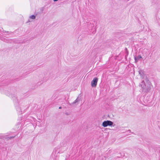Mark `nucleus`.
Listing matches in <instances>:
<instances>
[{
  "label": "nucleus",
  "mask_w": 160,
  "mask_h": 160,
  "mask_svg": "<svg viewBox=\"0 0 160 160\" xmlns=\"http://www.w3.org/2000/svg\"><path fill=\"white\" fill-rule=\"evenodd\" d=\"M5 94L7 95L10 96H11L12 99L13 100L14 102V103L15 108L18 113L19 114H22V109H21V106H22V104L20 103L21 99L19 101L18 99V97H17V95L15 94H10L9 93H5Z\"/></svg>",
  "instance_id": "obj_1"
},
{
  "label": "nucleus",
  "mask_w": 160,
  "mask_h": 160,
  "mask_svg": "<svg viewBox=\"0 0 160 160\" xmlns=\"http://www.w3.org/2000/svg\"><path fill=\"white\" fill-rule=\"evenodd\" d=\"M146 82L147 84H146L145 82L143 80L140 84V86L142 89V91L145 92H149L151 88L150 85V83L148 79H146Z\"/></svg>",
  "instance_id": "obj_2"
},
{
  "label": "nucleus",
  "mask_w": 160,
  "mask_h": 160,
  "mask_svg": "<svg viewBox=\"0 0 160 160\" xmlns=\"http://www.w3.org/2000/svg\"><path fill=\"white\" fill-rule=\"evenodd\" d=\"M113 122L109 120H107L104 121L102 123V126L104 127H106L108 126H112L113 124Z\"/></svg>",
  "instance_id": "obj_3"
},
{
  "label": "nucleus",
  "mask_w": 160,
  "mask_h": 160,
  "mask_svg": "<svg viewBox=\"0 0 160 160\" xmlns=\"http://www.w3.org/2000/svg\"><path fill=\"white\" fill-rule=\"evenodd\" d=\"M59 153V151H58L56 148H55L51 155L52 157L54 159L56 160V158L57 157L58 154Z\"/></svg>",
  "instance_id": "obj_4"
},
{
  "label": "nucleus",
  "mask_w": 160,
  "mask_h": 160,
  "mask_svg": "<svg viewBox=\"0 0 160 160\" xmlns=\"http://www.w3.org/2000/svg\"><path fill=\"white\" fill-rule=\"evenodd\" d=\"M98 80V79L97 77L93 78L91 82V84L92 87H96L97 84Z\"/></svg>",
  "instance_id": "obj_5"
},
{
  "label": "nucleus",
  "mask_w": 160,
  "mask_h": 160,
  "mask_svg": "<svg viewBox=\"0 0 160 160\" xmlns=\"http://www.w3.org/2000/svg\"><path fill=\"white\" fill-rule=\"evenodd\" d=\"M1 39L4 42H7V43H9L11 42V40L10 39L8 38H4L3 37H2L1 38Z\"/></svg>",
  "instance_id": "obj_6"
},
{
  "label": "nucleus",
  "mask_w": 160,
  "mask_h": 160,
  "mask_svg": "<svg viewBox=\"0 0 160 160\" xmlns=\"http://www.w3.org/2000/svg\"><path fill=\"white\" fill-rule=\"evenodd\" d=\"M142 58V56L140 55H138L137 57H134V59L136 62H137L140 58Z\"/></svg>",
  "instance_id": "obj_7"
},
{
  "label": "nucleus",
  "mask_w": 160,
  "mask_h": 160,
  "mask_svg": "<svg viewBox=\"0 0 160 160\" xmlns=\"http://www.w3.org/2000/svg\"><path fill=\"white\" fill-rule=\"evenodd\" d=\"M139 74L141 76H142L143 74V72L142 70H140L138 71Z\"/></svg>",
  "instance_id": "obj_8"
},
{
  "label": "nucleus",
  "mask_w": 160,
  "mask_h": 160,
  "mask_svg": "<svg viewBox=\"0 0 160 160\" xmlns=\"http://www.w3.org/2000/svg\"><path fill=\"white\" fill-rule=\"evenodd\" d=\"M78 101V98H77L75 100L74 102L71 104H70V105H74L76 104L77 102Z\"/></svg>",
  "instance_id": "obj_9"
},
{
  "label": "nucleus",
  "mask_w": 160,
  "mask_h": 160,
  "mask_svg": "<svg viewBox=\"0 0 160 160\" xmlns=\"http://www.w3.org/2000/svg\"><path fill=\"white\" fill-rule=\"evenodd\" d=\"M36 16L34 15H32L29 17V18L32 19H35L36 18Z\"/></svg>",
  "instance_id": "obj_10"
},
{
  "label": "nucleus",
  "mask_w": 160,
  "mask_h": 160,
  "mask_svg": "<svg viewBox=\"0 0 160 160\" xmlns=\"http://www.w3.org/2000/svg\"><path fill=\"white\" fill-rule=\"evenodd\" d=\"M123 154V153H120L118 154L117 157L118 158H121L122 157V156Z\"/></svg>",
  "instance_id": "obj_11"
},
{
  "label": "nucleus",
  "mask_w": 160,
  "mask_h": 160,
  "mask_svg": "<svg viewBox=\"0 0 160 160\" xmlns=\"http://www.w3.org/2000/svg\"><path fill=\"white\" fill-rule=\"evenodd\" d=\"M15 137V136H12V137H8L7 138V139L8 140L14 138Z\"/></svg>",
  "instance_id": "obj_12"
},
{
  "label": "nucleus",
  "mask_w": 160,
  "mask_h": 160,
  "mask_svg": "<svg viewBox=\"0 0 160 160\" xmlns=\"http://www.w3.org/2000/svg\"><path fill=\"white\" fill-rule=\"evenodd\" d=\"M44 7H42L41 8V12H42L44 10Z\"/></svg>",
  "instance_id": "obj_13"
},
{
  "label": "nucleus",
  "mask_w": 160,
  "mask_h": 160,
  "mask_svg": "<svg viewBox=\"0 0 160 160\" xmlns=\"http://www.w3.org/2000/svg\"><path fill=\"white\" fill-rule=\"evenodd\" d=\"M92 29H91V30H94L95 29L94 28V26H92Z\"/></svg>",
  "instance_id": "obj_14"
},
{
  "label": "nucleus",
  "mask_w": 160,
  "mask_h": 160,
  "mask_svg": "<svg viewBox=\"0 0 160 160\" xmlns=\"http://www.w3.org/2000/svg\"><path fill=\"white\" fill-rule=\"evenodd\" d=\"M42 83V82H40V83L39 84V83H37V84H38L37 85H40Z\"/></svg>",
  "instance_id": "obj_15"
},
{
  "label": "nucleus",
  "mask_w": 160,
  "mask_h": 160,
  "mask_svg": "<svg viewBox=\"0 0 160 160\" xmlns=\"http://www.w3.org/2000/svg\"><path fill=\"white\" fill-rule=\"evenodd\" d=\"M5 32H7V33H10V32H9V31L7 32L6 31H5Z\"/></svg>",
  "instance_id": "obj_16"
},
{
  "label": "nucleus",
  "mask_w": 160,
  "mask_h": 160,
  "mask_svg": "<svg viewBox=\"0 0 160 160\" xmlns=\"http://www.w3.org/2000/svg\"><path fill=\"white\" fill-rule=\"evenodd\" d=\"M35 70V69H33V70H30V71L32 72V71H34Z\"/></svg>",
  "instance_id": "obj_17"
},
{
  "label": "nucleus",
  "mask_w": 160,
  "mask_h": 160,
  "mask_svg": "<svg viewBox=\"0 0 160 160\" xmlns=\"http://www.w3.org/2000/svg\"><path fill=\"white\" fill-rule=\"evenodd\" d=\"M53 0V1H54V2H57V1L58 0Z\"/></svg>",
  "instance_id": "obj_18"
},
{
  "label": "nucleus",
  "mask_w": 160,
  "mask_h": 160,
  "mask_svg": "<svg viewBox=\"0 0 160 160\" xmlns=\"http://www.w3.org/2000/svg\"><path fill=\"white\" fill-rule=\"evenodd\" d=\"M59 108L60 109L62 108V107L60 106Z\"/></svg>",
  "instance_id": "obj_19"
},
{
  "label": "nucleus",
  "mask_w": 160,
  "mask_h": 160,
  "mask_svg": "<svg viewBox=\"0 0 160 160\" xmlns=\"http://www.w3.org/2000/svg\"><path fill=\"white\" fill-rule=\"evenodd\" d=\"M47 79L46 80H43V82H45L47 80Z\"/></svg>",
  "instance_id": "obj_20"
},
{
  "label": "nucleus",
  "mask_w": 160,
  "mask_h": 160,
  "mask_svg": "<svg viewBox=\"0 0 160 160\" xmlns=\"http://www.w3.org/2000/svg\"><path fill=\"white\" fill-rule=\"evenodd\" d=\"M30 22V20H28V21L27 22Z\"/></svg>",
  "instance_id": "obj_21"
},
{
  "label": "nucleus",
  "mask_w": 160,
  "mask_h": 160,
  "mask_svg": "<svg viewBox=\"0 0 160 160\" xmlns=\"http://www.w3.org/2000/svg\"><path fill=\"white\" fill-rule=\"evenodd\" d=\"M128 131H129V132H131V130H128Z\"/></svg>",
  "instance_id": "obj_22"
},
{
  "label": "nucleus",
  "mask_w": 160,
  "mask_h": 160,
  "mask_svg": "<svg viewBox=\"0 0 160 160\" xmlns=\"http://www.w3.org/2000/svg\"><path fill=\"white\" fill-rule=\"evenodd\" d=\"M32 38V39H33V38Z\"/></svg>",
  "instance_id": "obj_23"
},
{
  "label": "nucleus",
  "mask_w": 160,
  "mask_h": 160,
  "mask_svg": "<svg viewBox=\"0 0 160 160\" xmlns=\"http://www.w3.org/2000/svg\"><path fill=\"white\" fill-rule=\"evenodd\" d=\"M1 138V137L0 136V138Z\"/></svg>",
  "instance_id": "obj_24"
}]
</instances>
